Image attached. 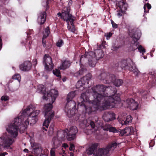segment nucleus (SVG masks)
Instances as JSON below:
<instances>
[{
  "mask_svg": "<svg viewBox=\"0 0 156 156\" xmlns=\"http://www.w3.org/2000/svg\"><path fill=\"white\" fill-rule=\"evenodd\" d=\"M92 89L94 99L90 100L87 91L81 94L80 98L82 101L78 104V106H83L88 114L97 110L102 111L114 108L115 105L121 103L120 98L115 96L117 90L114 87L98 85L92 87Z\"/></svg>",
  "mask_w": 156,
  "mask_h": 156,
  "instance_id": "f257e3e1",
  "label": "nucleus"
},
{
  "mask_svg": "<svg viewBox=\"0 0 156 156\" xmlns=\"http://www.w3.org/2000/svg\"><path fill=\"white\" fill-rule=\"evenodd\" d=\"M35 109V107L30 105L20 113L18 117L15 118L5 128L7 132L10 135L5 134L0 137V151L2 148H10V146L14 142V138L18 135L19 130L22 133L27 128L29 123L33 125L36 123L38 120V115L40 111Z\"/></svg>",
  "mask_w": 156,
  "mask_h": 156,
  "instance_id": "f03ea898",
  "label": "nucleus"
},
{
  "mask_svg": "<svg viewBox=\"0 0 156 156\" xmlns=\"http://www.w3.org/2000/svg\"><path fill=\"white\" fill-rule=\"evenodd\" d=\"M47 100L50 98L51 99V104L49 103L45 105L44 107V116L45 119L43 123V128L42 130L47 131L46 128H48V126L50 123V120L54 116V112L51 110L52 108V104L54 102L56 98L58 95V92L57 90L55 89H51L49 92L47 93Z\"/></svg>",
  "mask_w": 156,
  "mask_h": 156,
  "instance_id": "7ed1b4c3",
  "label": "nucleus"
},
{
  "mask_svg": "<svg viewBox=\"0 0 156 156\" xmlns=\"http://www.w3.org/2000/svg\"><path fill=\"white\" fill-rule=\"evenodd\" d=\"M117 145L116 142H114L107 146L105 148H100L98 150L94 151L97 148L98 144L97 143L92 144L86 150V152L88 155L93 154L94 156H108L110 152L113 151Z\"/></svg>",
  "mask_w": 156,
  "mask_h": 156,
  "instance_id": "20e7f679",
  "label": "nucleus"
},
{
  "mask_svg": "<svg viewBox=\"0 0 156 156\" xmlns=\"http://www.w3.org/2000/svg\"><path fill=\"white\" fill-rule=\"evenodd\" d=\"M104 55L103 52L101 49H97L94 52L90 51L86 53L84 55L81 56L80 61L81 62L83 58L85 59H87L90 66L91 67H94L96 61L102 58Z\"/></svg>",
  "mask_w": 156,
  "mask_h": 156,
  "instance_id": "39448f33",
  "label": "nucleus"
},
{
  "mask_svg": "<svg viewBox=\"0 0 156 156\" xmlns=\"http://www.w3.org/2000/svg\"><path fill=\"white\" fill-rule=\"evenodd\" d=\"M69 8H66L64 10V12L62 13L59 12L57 15L58 16H61L62 19L66 22L68 24L67 28L68 30L75 33L76 29L73 24V21L75 19V18L69 13Z\"/></svg>",
  "mask_w": 156,
  "mask_h": 156,
  "instance_id": "423d86ee",
  "label": "nucleus"
},
{
  "mask_svg": "<svg viewBox=\"0 0 156 156\" xmlns=\"http://www.w3.org/2000/svg\"><path fill=\"white\" fill-rule=\"evenodd\" d=\"M129 35L133 40V44L132 45V50H134L136 49H138L139 51L142 53V55H143L144 53L146 51L145 50L142 46L138 45L137 42V41L139 39L141 35L140 31L138 29H133L129 30Z\"/></svg>",
  "mask_w": 156,
  "mask_h": 156,
  "instance_id": "0eeeda50",
  "label": "nucleus"
},
{
  "mask_svg": "<svg viewBox=\"0 0 156 156\" xmlns=\"http://www.w3.org/2000/svg\"><path fill=\"white\" fill-rule=\"evenodd\" d=\"M99 79L105 83H112L116 87L121 86L123 83V81L121 79L116 80L115 76L109 73H101L99 76Z\"/></svg>",
  "mask_w": 156,
  "mask_h": 156,
  "instance_id": "6e6552de",
  "label": "nucleus"
},
{
  "mask_svg": "<svg viewBox=\"0 0 156 156\" xmlns=\"http://www.w3.org/2000/svg\"><path fill=\"white\" fill-rule=\"evenodd\" d=\"M92 78L91 74L88 73L85 76L83 77L76 84V88L79 89L80 90L82 91L84 89L86 90V88L85 87V85H88L89 82Z\"/></svg>",
  "mask_w": 156,
  "mask_h": 156,
  "instance_id": "1a4fd4ad",
  "label": "nucleus"
},
{
  "mask_svg": "<svg viewBox=\"0 0 156 156\" xmlns=\"http://www.w3.org/2000/svg\"><path fill=\"white\" fill-rule=\"evenodd\" d=\"M118 120L122 125H126L132 122V118L130 115H127L126 113H122L119 115Z\"/></svg>",
  "mask_w": 156,
  "mask_h": 156,
  "instance_id": "9d476101",
  "label": "nucleus"
},
{
  "mask_svg": "<svg viewBox=\"0 0 156 156\" xmlns=\"http://www.w3.org/2000/svg\"><path fill=\"white\" fill-rule=\"evenodd\" d=\"M118 67L121 68H136V66L135 63L130 59L123 60L118 63Z\"/></svg>",
  "mask_w": 156,
  "mask_h": 156,
  "instance_id": "9b49d317",
  "label": "nucleus"
},
{
  "mask_svg": "<svg viewBox=\"0 0 156 156\" xmlns=\"http://www.w3.org/2000/svg\"><path fill=\"white\" fill-rule=\"evenodd\" d=\"M32 147V153L36 156H41L42 154V147L41 144L34 143L33 145L31 144Z\"/></svg>",
  "mask_w": 156,
  "mask_h": 156,
  "instance_id": "f8f14e48",
  "label": "nucleus"
},
{
  "mask_svg": "<svg viewBox=\"0 0 156 156\" xmlns=\"http://www.w3.org/2000/svg\"><path fill=\"white\" fill-rule=\"evenodd\" d=\"M53 148L51 149L50 151V156H56L55 152V149L60 147L61 145V140L54 136L52 139Z\"/></svg>",
  "mask_w": 156,
  "mask_h": 156,
  "instance_id": "ddd939ff",
  "label": "nucleus"
},
{
  "mask_svg": "<svg viewBox=\"0 0 156 156\" xmlns=\"http://www.w3.org/2000/svg\"><path fill=\"white\" fill-rule=\"evenodd\" d=\"M75 106L74 107L72 105V104H69L68 107H66V105L65 109V111L67 115L69 118L71 117L72 116H76V112H77L75 109Z\"/></svg>",
  "mask_w": 156,
  "mask_h": 156,
  "instance_id": "4468645a",
  "label": "nucleus"
},
{
  "mask_svg": "<svg viewBox=\"0 0 156 156\" xmlns=\"http://www.w3.org/2000/svg\"><path fill=\"white\" fill-rule=\"evenodd\" d=\"M134 131V129L132 126L126 127L122 130L119 129V135L121 136H129L133 134Z\"/></svg>",
  "mask_w": 156,
  "mask_h": 156,
  "instance_id": "2eb2a0df",
  "label": "nucleus"
},
{
  "mask_svg": "<svg viewBox=\"0 0 156 156\" xmlns=\"http://www.w3.org/2000/svg\"><path fill=\"white\" fill-rule=\"evenodd\" d=\"M76 95V92L73 91L70 92L68 94L66 98L67 103L66 104V107H68L69 104H72L73 106H74L76 105V103L72 99L74 98Z\"/></svg>",
  "mask_w": 156,
  "mask_h": 156,
  "instance_id": "dca6fc26",
  "label": "nucleus"
},
{
  "mask_svg": "<svg viewBox=\"0 0 156 156\" xmlns=\"http://www.w3.org/2000/svg\"><path fill=\"white\" fill-rule=\"evenodd\" d=\"M43 63L45 68H52L53 66L52 63V59L48 55H44L43 61Z\"/></svg>",
  "mask_w": 156,
  "mask_h": 156,
  "instance_id": "f3484780",
  "label": "nucleus"
},
{
  "mask_svg": "<svg viewBox=\"0 0 156 156\" xmlns=\"http://www.w3.org/2000/svg\"><path fill=\"white\" fill-rule=\"evenodd\" d=\"M103 118L106 122L112 121L115 119V114L111 112H106L104 114Z\"/></svg>",
  "mask_w": 156,
  "mask_h": 156,
  "instance_id": "a211bd4d",
  "label": "nucleus"
},
{
  "mask_svg": "<svg viewBox=\"0 0 156 156\" xmlns=\"http://www.w3.org/2000/svg\"><path fill=\"white\" fill-rule=\"evenodd\" d=\"M127 107L133 110H136L138 107V105L136 102L132 98H128L126 100Z\"/></svg>",
  "mask_w": 156,
  "mask_h": 156,
  "instance_id": "6ab92c4d",
  "label": "nucleus"
},
{
  "mask_svg": "<svg viewBox=\"0 0 156 156\" xmlns=\"http://www.w3.org/2000/svg\"><path fill=\"white\" fill-rule=\"evenodd\" d=\"M46 13L45 12L39 13L37 18L38 22L41 25L44 23L46 19Z\"/></svg>",
  "mask_w": 156,
  "mask_h": 156,
  "instance_id": "aec40b11",
  "label": "nucleus"
},
{
  "mask_svg": "<svg viewBox=\"0 0 156 156\" xmlns=\"http://www.w3.org/2000/svg\"><path fill=\"white\" fill-rule=\"evenodd\" d=\"M149 75H151V77L152 78L153 81L151 80H150V86H149V88H151L155 85L154 83V81H156V73L154 72H151L149 73Z\"/></svg>",
  "mask_w": 156,
  "mask_h": 156,
  "instance_id": "412c9836",
  "label": "nucleus"
},
{
  "mask_svg": "<svg viewBox=\"0 0 156 156\" xmlns=\"http://www.w3.org/2000/svg\"><path fill=\"white\" fill-rule=\"evenodd\" d=\"M118 5L120 10H121L122 12H125L127 7V4L122 0L119 2Z\"/></svg>",
  "mask_w": 156,
  "mask_h": 156,
  "instance_id": "4be33fe9",
  "label": "nucleus"
},
{
  "mask_svg": "<svg viewBox=\"0 0 156 156\" xmlns=\"http://www.w3.org/2000/svg\"><path fill=\"white\" fill-rule=\"evenodd\" d=\"M66 133V130L59 131L57 133L56 136V137H57V138H58L61 140H63L65 138Z\"/></svg>",
  "mask_w": 156,
  "mask_h": 156,
  "instance_id": "5701e85b",
  "label": "nucleus"
},
{
  "mask_svg": "<svg viewBox=\"0 0 156 156\" xmlns=\"http://www.w3.org/2000/svg\"><path fill=\"white\" fill-rule=\"evenodd\" d=\"M38 91L41 93H42L43 94V99H46L47 97L45 96V89H44V85L41 84L39 85L37 87Z\"/></svg>",
  "mask_w": 156,
  "mask_h": 156,
  "instance_id": "b1692460",
  "label": "nucleus"
},
{
  "mask_svg": "<svg viewBox=\"0 0 156 156\" xmlns=\"http://www.w3.org/2000/svg\"><path fill=\"white\" fill-rule=\"evenodd\" d=\"M31 62L29 61H26L20 66V68H31Z\"/></svg>",
  "mask_w": 156,
  "mask_h": 156,
  "instance_id": "393cba45",
  "label": "nucleus"
},
{
  "mask_svg": "<svg viewBox=\"0 0 156 156\" xmlns=\"http://www.w3.org/2000/svg\"><path fill=\"white\" fill-rule=\"evenodd\" d=\"M66 130V132L74 134H76L78 132V129L76 126H73L71 127L68 130L67 129Z\"/></svg>",
  "mask_w": 156,
  "mask_h": 156,
  "instance_id": "a878e982",
  "label": "nucleus"
},
{
  "mask_svg": "<svg viewBox=\"0 0 156 156\" xmlns=\"http://www.w3.org/2000/svg\"><path fill=\"white\" fill-rule=\"evenodd\" d=\"M71 64L70 62L68 60L64 61L59 68H66L69 67Z\"/></svg>",
  "mask_w": 156,
  "mask_h": 156,
  "instance_id": "bb28decb",
  "label": "nucleus"
},
{
  "mask_svg": "<svg viewBox=\"0 0 156 156\" xmlns=\"http://www.w3.org/2000/svg\"><path fill=\"white\" fill-rule=\"evenodd\" d=\"M66 135H67L66 138L68 141L72 140L76 138V134L66 132Z\"/></svg>",
  "mask_w": 156,
  "mask_h": 156,
  "instance_id": "cd10ccee",
  "label": "nucleus"
},
{
  "mask_svg": "<svg viewBox=\"0 0 156 156\" xmlns=\"http://www.w3.org/2000/svg\"><path fill=\"white\" fill-rule=\"evenodd\" d=\"M86 69H80L78 71L73 74L74 76L76 77H78L82 75L86 70Z\"/></svg>",
  "mask_w": 156,
  "mask_h": 156,
  "instance_id": "c85d7f7f",
  "label": "nucleus"
},
{
  "mask_svg": "<svg viewBox=\"0 0 156 156\" xmlns=\"http://www.w3.org/2000/svg\"><path fill=\"white\" fill-rule=\"evenodd\" d=\"M42 5L45 7L46 10L47 9L49 8L48 4L50 0H42Z\"/></svg>",
  "mask_w": 156,
  "mask_h": 156,
  "instance_id": "c756f323",
  "label": "nucleus"
},
{
  "mask_svg": "<svg viewBox=\"0 0 156 156\" xmlns=\"http://www.w3.org/2000/svg\"><path fill=\"white\" fill-rule=\"evenodd\" d=\"M151 5L149 3L146 4L144 5V10L145 13H148L149 12V10L151 8Z\"/></svg>",
  "mask_w": 156,
  "mask_h": 156,
  "instance_id": "7c9ffc66",
  "label": "nucleus"
},
{
  "mask_svg": "<svg viewBox=\"0 0 156 156\" xmlns=\"http://www.w3.org/2000/svg\"><path fill=\"white\" fill-rule=\"evenodd\" d=\"M50 32L49 28L47 27L45 29V33L43 36V43L44 42V39H45L48 35Z\"/></svg>",
  "mask_w": 156,
  "mask_h": 156,
  "instance_id": "2f4dec72",
  "label": "nucleus"
},
{
  "mask_svg": "<svg viewBox=\"0 0 156 156\" xmlns=\"http://www.w3.org/2000/svg\"><path fill=\"white\" fill-rule=\"evenodd\" d=\"M53 74L58 77H61L60 72L59 69H54L52 71Z\"/></svg>",
  "mask_w": 156,
  "mask_h": 156,
  "instance_id": "473e14b6",
  "label": "nucleus"
},
{
  "mask_svg": "<svg viewBox=\"0 0 156 156\" xmlns=\"http://www.w3.org/2000/svg\"><path fill=\"white\" fill-rule=\"evenodd\" d=\"M12 79L17 80L20 82L21 80V76L19 74H16L12 76Z\"/></svg>",
  "mask_w": 156,
  "mask_h": 156,
  "instance_id": "72a5a7b5",
  "label": "nucleus"
},
{
  "mask_svg": "<svg viewBox=\"0 0 156 156\" xmlns=\"http://www.w3.org/2000/svg\"><path fill=\"white\" fill-rule=\"evenodd\" d=\"M108 131L110 132H112L113 133H118L119 134V130H117L115 127L111 126H110Z\"/></svg>",
  "mask_w": 156,
  "mask_h": 156,
  "instance_id": "f704fd0d",
  "label": "nucleus"
},
{
  "mask_svg": "<svg viewBox=\"0 0 156 156\" xmlns=\"http://www.w3.org/2000/svg\"><path fill=\"white\" fill-rule=\"evenodd\" d=\"M37 63V61L36 59H34L32 61V63H31V68H35Z\"/></svg>",
  "mask_w": 156,
  "mask_h": 156,
  "instance_id": "c9c22d12",
  "label": "nucleus"
},
{
  "mask_svg": "<svg viewBox=\"0 0 156 156\" xmlns=\"http://www.w3.org/2000/svg\"><path fill=\"white\" fill-rule=\"evenodd\" d=\"M54 132V125H51L49 127L48 130V133L49 135L51 136L53 133Z\"/></svg>",
  "mask_w": 156,
  "mask_h": 156,
  "instance_id": "e433bc0d",
  "label": "nucleus"
},
{
  "mask_svg": "<svg viewBox=\"0 0 156 156\" xmlns=\"http://www.w3.org/2000/svg\"><path fill=\"white\" fill-rule=\"evenodd\" d=\"M63 44V42L62 40H59L56 43V45L59 47H61Z\"/></svg>",
  "mask_w": 156,
  "mask_h": 156,
  "instance_id": "4c0bfd02",
  "label": "nucleus"
},
{
  "mask_svg": "<svg viewBox=\"0 0 156 156\" xmlns=\"http://www.w3.org/2000/svg\"><path fill=\"white\" fill-rule=\"evenodd\" d=\"M110 126L109 124H106L102 126V128L104 131H108Z\"/></svg>",
  "mask_w": 156,
  "mask_h": 156,
  "instance_id": "58836bf2",
  "label": "nucleus"
},
{
  "mask_svg": "<svg viewBox=\"0 0 156 156\" xmlns=\"http://www.w3.org/2000/svg\"><path fill=\"white\" fill-rule=\"evenodd\" d=\"M132 71L133 72L134 74L136 76H138L140 73V72L138 71V69H133Z\"/></svg>",
  "mask_w": 156,
  "mask_h": 156,
  "instance_id": "ea45409f",
  "label": "nucleus"
},
{
  "mask_svg": "<svg viewBox=\"0 0 156 156\" xmlns=\"http://www.w3.org/2000/svg\"><path fill=\"white\" fill-rule=\"evenodd\" d=\"M92 131L90 129L86 128L84 129V132L87 135H89L91 133Z\"/></svg>",
  "mask_w": 156,
  "mask_h": 156,
  "instance_id": "a19ab883",
  "label": "nucleus"
},
{
  "mask_svg": "<svg viewBox=\"0 0 156 156\" xmlns=\"http://www.w3.org/2000/svg\"><path fill=\"white\" fill-rule=\"evenodd\" d=\"M72 2H73V1H72V0H70L69 1V2H68V5L69 6V7H65L64 8L63 10V12H64V10L65 8H69L70 9V8L69 7H70V6H71V5H72ZM70 10H69V12Z\"/></svg>",
  "mask_w": 156,
  "mask_h": 156,
  "instance_id": "79ce46f5",
  "label": "nucleus"
},
{
  "mask_svg": "<svg viewBox=\"0 0 156 156\" xmlns=\"http://www.w3.org/2000/svg\"><path fill=\"white\" fill-rule=\"evenodd\" d=\"M112 33H108L105 34V36L106 37L107 39L108 40L112 36Z\"/></svg>",
  "mask_w": 156,
  "mask_h": 156,
  "instance_id": "37998d69",
  "label": "nucleus"
},
{
  "mask_svg": "<svg viewBox=\"0 0 156 156\" xmlns=\"http://www.w3.org/2000/svg\"><path fill=\"white\" fill-rule=\"evenodd\" d=\"M117 12H118V13H117V16L119 17H120L121 16H122V15L125 12H123L121 10H120L119 11H117Z\"/></svg>",
  "mask_w": 156,
  "mask_h": 156,
  "instance_id": "c03bdc74",
  "label": "nucleus"
},
{
  "mask_svg": "<svg viewBox=\"0 0 156 156\" xmlns=\"http://www.w3.org/2000/svg\"><path fill=\"white\" fill-rule=\"evenodd\" d=\"M111 22L112 25V27L114 28H116L118 27V25L115 23L112 20L111 21Z\"/></svg>",
  "mask_w": 156,
  "mask_h": 156,
  "instance_id": "a18cd8bd",
  "label": "nucleus"
},
{
  "mask_svg": "<svg viewBox=\"0 0 156 156\" xmlns=\"http://www.w3.org/2000/svg\"><path fill=\"white\" fill-rule=\"evenodd\" d=\"M9 99V97L7 96H2L1 98V100L2 101H6L8 100Z\"/></svg>",
  "mask_w": 156,
  "mask_h": 156,
  "instance_id": "49530a36",
  "label": "nucleus"
},
{
  "mask_svg": "<svg viewBox=\"0 0 156 156\" xmlns=\"http://www.w3.org/2000/svg\"><path fill=\"white\" fill-rule=\"evenodd\" d=\"M90 124L91 128H95V124L94 121H90Z\"/></svg>",
  "mask_w": 156,
  "mask_h": 156,
  "instance_id": "de8ad7c7",
  "label": "nucleus"
},
{
  "mask_svg": "<svg viewBox=\"0 0 156 156\" xmlns=\"http://www.w3.org/2000/svg\"><path fill=\"white\" fill-rule=\"evenodd\" d=\"M154 144V140H151V142L149 144V147H153Z\"/></svg>",
  "mask_w": 156,
  "mask_h": 156,
  "instance_id": "09e8293b",
  "label": "nucleus"
},
{
  "mask_svg": "<svg viewBox=\"0 0 156 156\" xmlns=\"http://www.w3.org/2000/svg\"><path fill=\"white\" fill-rule=\"evenodd\" d=\"M74 148V146L73 144H70V147L69 148V149L70 151H72L73 150Z\"/></svg>",
  "mask_w": 156,
  "mask_h": 156,
  "instance_id": "8fccbe9b",
  "label": "nucleus"
},
{
  "mask_svg": "<svg viewBox=\"0 0 156 156\" xmlns=\"http://www.w3.org/2000/svg\"><path fill=\"white\" fill-rule=\"evenodd\" d=\"M69 147L68 145L66 143H63L62 144V147L64 148V149H66L67 147Z\"/></svg>",
  "mask_w": 156,
  "mask_h": 156,
  "instance_id": "3c124183",
  "label": "nucleus"
},
{
  "mask_svg": "<svg viewBox=\"0 0 156 156\" xmlns=\"http://www.w3.org/2000/svg\"><path fill=\"white\" fill-rule=\"evenodd\" d=\"M147 93V91H146L142 90V91H140V93L143 94V95L146 94Z\"/></svg>",
  "mask_w": 156,
  "mask_h": 156,
  "instance_id": "603ef678",
  "label": "nucleus"
},
{
  "mask_svg": "<svg viewBox=\"0 0 156 156\" xmlns=\"http://www.w3.org/2000/svg\"><path fill=\"white\" fill-rule=\"evenodd\" d=\"M94 119L95 122H97L98 121V118L97 116H95L94 117ZM94 119H93V120Z\"/></svg>",
  "mask_w": 156,
  "mask_h": 156,
  "instance_id": "864d4df0",
  "label": "nucleus"
},
{
  "mask_svg": "<svg viewBox=\"0 0 156 156\" xmlns=\"http://www.w3.org/2000/svg\"><path fill=\"white\" fill-rule=\"evenodd\" d=\"M21 69L23 72H27L30 69Z\"/></svg>",
  "mask_w": 156,
  "mask_h": 156,
  "instance_id": "5fc2aeb1",
  "label": "nucleus"
},
{
  "mask_svg": "<svg viewBox=\"0 0 156 156\" xmlns=\"http://www.w3.org/2000/svg\"><path fill=\"white\" fill-rule=\"evenodd\" d=\"M62 152L61 154L62 156H65L66 155V153H65V151L62 150Z\"/></svg>",
  "mask_w": 156,
  "mask_h": 156,
  "instance_id": "6e6d98bb",
  "label": "nucleus"
},
{
  "mask_svg": "<svg viewBox=\"0 0 156 156\" xmlns=\"http://www.w3.org/2000/svg\"><path fill=\"white\" fill-rule=\"evenodd\" d=\"M6 154H7V153L6 152L0 153V156H5Z\"/></svg>",
  "mask_w": 156,
  "mask_h": 156,
  "instance_id": "4d7b16f0",
  "label": "nucleus"
},
{
  "mask_svg": "<svg viewBox=\"0 0 156 156\" xmlns=\"http://www.w3.org/2000/svg\"><path fill=\"white\" fill-rule=\"evenodd\" d=\"M26 44H28L29 45L30 44V41L28 39V40L27 41Z\"/></svg>",
  "mask_w": 156,
  "mask_h": 156,
  "instance_id": "13d9d810",
  "label": "nucleus"
},
{
  "mask_svg": "<svg viewBox=\"0 0 156 156\" xmlns=\"http://www.w3.org/2000/svg\"><path fill=\"white\" fill-rule=\"evenodd\" d=\"M67 79V78L66 77H64L63 78H62V81L63 82H65Z\"/></svg>",
  "mask_w": 156,
  "mask_h": 156,
  "instance_id": "bf43d9fd",
  "label": "nucleus"
},
{
  "mask_svg": "<svg viewBox=\"0 0 156 156\" xmlns=\"http://www.w3.org/2000/svg\"><path fill=\"white\" fill-rule=\"evenodd\" d=\"M44 42L43 43V38H42V44H43V46L44 47H45V42H44Z\"/></svg>",
  "mask_w": 156,
  "mask_h": 156,
  "instance_id": "052dcab7",
  "label": "nucleus"
},
{
  "mask_svg": "<svg viewBox=\"0 0 156 156\" xmlns=\"http://www.w3.org/2000/svg\"><path fill=\"white\" fill-rule=\"evenodd\" d=\"M76 116H77V117H78L77 118H76L75 119V120H77L78 119H80V116H78L77 115H76Z\"/></svg>",
  "mask_w": 156,
  "mask_h": 156,
  "instance_id": "680f3d73",
  "label": "nucleus"
},
{
  "mask_svg": "<svg viewBox=\"0 0 156 156\" xmlns=\"http://www.w3.org/2000/svg\"><path fill=\"white\" fill-rule=\"evenodd\" d=\"M28 150L26 148L25 149L23 150V151L26 153L28 152Z\"/></svg>",
  "mask_w": 156,
  "mask_h": 156,
  "instance_id": "e2e57ef3",
  "label": "nucleus"
},
{
  "mask_svg": "<svg viewBox=\"0 0 156 156\" xmlns=\"http://www.w3.org/2000/svg\"><path fill=\"white\" fill-rule=\"evenodd\" d=\"M113 48L114 49V50H116V49H117L118 48H120V47L119 46H118V47H115V48H114L113 47Z\"/></svg>",
  "mask_w": 156,
  "mask_h": 156,
  "instance_id": "0e129e2a",
  "label": "nucleus"
},
{
  "mask_svg": "<svg viewBox=\"0 0 156 156\" xmlns=\"http://www.w3.org/2000/svg\"><path fill=\"white\" fill-rule=\"evenodd\" d=\"M70 156H73V153L72 152H71L70 153Z\"/></svg>",
  "mask_w": 156,
  "mask_h": 156,
  "instance_id": "69168bd1",
  "label": "nucleus"
},
{
  "mask_svg": "<svg viewBox=\"0 0 156 156\" xmlns=\"http://www.w3.org/2000/svg\"><path fill=\"white\" fill-rule=\"evenodd\" d=\"M44 151H45L47 153V152H48V151L47 149H46L44 150Z\"/></svg>",
  "mask_w": 156,
  "mask_h": 156,
  "instance_id": "338daca9",
  "label": "nucleus"
},
{
  "mask_svg": "<svg viewBox=\"0 0 156 156\" xmlns=\"http://www.w3.org/2000/svg\"><path fill=\"white\" fill-rule=\"evenodd\" d=\"M32 30H30V33H27V35H28V34H31V32H32Z\"/></svg>",
  "mask_w": 156,
  "mask_h": 156,
  "instance_id": "774afa93",
  "label": "nucleus"
}]
</instances>
